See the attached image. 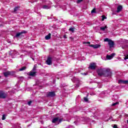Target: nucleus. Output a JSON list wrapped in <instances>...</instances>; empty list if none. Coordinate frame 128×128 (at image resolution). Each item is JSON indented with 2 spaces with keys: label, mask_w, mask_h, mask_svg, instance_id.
<instances>
[{
  "label": "nucleus",
  "mask_w": 128,
  "mask_h": 128,
  "mask_svg": "<svg viewBox=\"0 0 128 128\" xmlns=\"http://www.w3.org/2000/svg\"><path fill=\"white\" fill-rule=\"evenodd\" d=\"M88 120H90V118H88V117H78L76 118V121L74 122V124H76V126L78 125V124H76L77 122H88Z\"/></svg>",
  "instance_id": "1"
},
{
  "label": "nucleus",
  "mask_w": 128,
  "mask_h": 128,
  "mask_svg": "<svg viewBox=\"0 0 128 128\" xmlns=\"http://www.w3.org/2000/svg\"><path fill=\"white\" fill-rule=\"evenodd\" d=\"M28 32L26 31L23 30L21 32H19L16 34V36H14V38H22L23 36H24V34Z\"/></svg>",
  "instance_id": "2"
},
{
  "label": "nucleus",
  "mask_w": 128,
  "mask_h": 128,
  "mask_svg": "<svg viewBox=\"0 0 128 128\" xmlns=\"http://www.w3.org/2000/svg\"><path fill=\"white\" fill-rule=\"evenodd\" d=\"M112 76V71L109 68H105L104 70V74L103 76L105 78H108V76Z\"/></svg>",
  "instance_id": "3"
},
{
  "label": "nucleus",
  "mask_w": 128,
  "mask_h": 128,
  "mask_svg": "<svg viewBox=\"0 0 128 128\" xmlns=\"http://www.w3.org/2000/svg\"><path fill=\"white\" fill-rule=\"evenodd\" d=\"M106 68H100L96 70V72L99 76H104Z\"/></svg>",
  "instance_id": "4"
},
{
  "label": "nucleus",
  "mask_w": 128,
  "mask_h": 128,
  "mask_svg": "<svg viewBox=\"0 0 128 128\" xmlns=\"http://www.w3.org/2000/svg\"><path fill=\"white\" fill-rule=\"evenodd\" d=\"M6 98H8V94L6 93L4 91H0V98L6 100Z\"/></svg>",
  "instance_id": "5"
},
{
  "label": "nucleus",
  "mask_w": 128,
  "mask_h": 128,
  "mask_svg": "<svg viewBox=\"0 0 128 128\" xmlns=\"http://www.w3.org/2000/svg\"><path fill=\"white\" fill-rule=\"evenodd\" d=\"M46 96L47 98H54V96H56V92H48Z\"/></svg>",
  "instance_id": "6"
},
{
  "label": "nucleus",
  "mask_w": 128,
  "mask_h": 128,
  "mask_svg": "<svg viewBox=\"0 0 128 128\" xmlns=\"http://www.w3.org/2000/svg\"><path fill=\"white\" fill-rule=\"evenodd\" d=\"M52 57L48 56L47 58V60H46V62L48 66H51L52 64Z\"/></svg>",
  "instance_id": "7"
},
{
  "label": "nucleus",
  "mask_w": 128,
  "mask_h": 128,
  "mask_svg": "<svg viewBox=\"0 0 128 128\" xmlns=\"http://www.w3.org/2000/svg\"><path fill=\"white\" fill-rule=\"evenodd\" d=\"M116 56V53H112L110 55L107 54L106 56V58L107 60H112Z\"/></svg>",
  "instance_id": "8"
},
{
  "label": "nucleus",
  "mask_w": 128,
  "mask_h": 128,
  "mask_svg": "<svg viewBox=\"0 0 128 128\" xmlns=\"http://www.w3.org/2000/svg\"><path fill=\"white\" fill-rule=\"evenodd\" d=\"M108 44L110 48H114V41H112V40H110L109 42H108Z\"/></svg>",
  "instance_id": "9"
},
{
  "label": "nucleus",
  "mask_w": 128,
  "mask_h": 128,
  "mask_svg": "<svg viewBox=\"0 0 128 128\" xmlns=\"http://www.w3.org/2000/svg\"><path fill=\"white\" fill-rule=\"evenodd\" d=\"M96 64L94 62L90 63L88 68H90V70H96Z\"/></svg>",
  "instance_id": "10"
},
{
  "label": "nucleus",
  "mask_w": 128,
  "mask_h": 128,
  "mask_svg": "<svg viewBox=\"0 0 128 128\" xmlns=\"http://www.w3.org/2000/svg\"><path fill=\"white\" fill-rule=\"evenodd\" d=\"M36 72L34 71H31L28 73V75L30 76H36Z\"/></svg>",
  "instance_id": "11"
},
{
  "label": "nucleus",
  "mask_w": 128,
  "mask_h": 128,
  "mask_svg": "<svg viewBox=\"0 0 128 128\" xmlns=\"http://www.w3.org/2000/svg\"><path fill=\"white\" fill-rule=\"evenodd\" d=\"M58 122V118H54L52 120V122L53 124H57L56 122Z\"/></svg>",
  "instance_id": "12"
},
{
  "label": "nucleus",
  "mask_w": 128,
  "mask_h": 128,
  "mask_svg": "<svg viewBox=\"0 0 128 128\" xmlns=\"http://www.w3.org/2000/svg\"><path fill=\"white\" fill-rule=\"evenodd\" d=\"M11 72L10 71H7L6 72H4V76H6V78H7V76H10Z\"/></svg>",
  "instance_id": "13"
},
{
  "label": "nucleus",
  "mask_w": 128,
  "mask_h": 128,
  "mask_svg": "<svg viewBox=\"0 0 128 128\" xmlns=\"http://www.w3.org/2000/svg\"><path fill=\"white\" fill-rule=\"evenodd\" d=\"M60 88H64L65 90H68V86L66 85V84H62L60 85Z\"/></svg>",
  "instance_id": "14"
},
{
  "label": "nucleus",
  "mask_w": 128,
  "mask_h": 128,
  "mask_svg": "<svg viewBox=\"0 0 128 128\" xmlns=\"http://www.w3.org/2000/svg\"><path fill=\"white\" fill-rule=\"evenodd\" d=\"M50 36H52V34L50 33H49L48 35H46L45 36V40H50Z\"/></svg>",
  "instance_id": "15"
},
{
  "label": "nucleus",
  "mask_w": 128,
  "mask_h": 128,
  "mask_svg": "<svg viewBox=\"0 0 128 128\" xmlns=\"http://www.w3.org/2000/svg\"><path fill=\"white\" fill-rule=\"evenodd\" d=\"M122 6H118V7L117 8V12H120L122 11Z\"/></svg>",
  "instance_id": "16"
},
{
  "label": "nucleus",
  "mask_w": 128,
  "mask_h": 128,
  "mask_svg": "<svg viewBox=\"0 0 128 128\" xmlns=\"http://www.w3.org/2000/svg\"><path fill=\"white\" fill-rule=\"evenodd\" d=\"M106 28H108V26H105L104 27L101 26V27H100V30H102V32H104V30H106Z\"/></svg>",
  "instance_id": "17"
},
{
  "label": "nucleus",
  "mask_w": 128,
  "mask_h": 128,
  "mask_svg": "<svg viewBox=\"0 0 128 128\" xmlns=\"http://www.w3.org/2000/svg\"><path fill=\"white\" fill-rule=\"evenodd\" d=\"M118 84H126V80H118Z\"/></svg>",
  "instance_id": "18"
},
{
  "label": "nucleus",
  "mask_w": 128,
  "mask_h": 128,
  "mask_svg": "<svg viewBox=\"0 0 128 128\" xmlns=\"http://www.w3.org/2000/svg\"><path fill=\"white\" fill-rule=\"evenodd\" d=\"M26 70V66H24L19 69V72H24V70Z\"/></svg>",
  "instance_id": "19"
},
{
  "label": "nucleus",
  "mask_w": 128,
  "mask_h": 128,
  "mask_svg": "<svg viewBox=\"0 0 128 128\" xmlns=\"http://www.w3.org/2000/svg\"><path fill=\"white\" fill-rule=\"evenodd\" d=\"M42 8H44L45 10H48L50 8V6H47V5H44L42 6Z\"/></svg>",
  "instance_id": "20"
},
{
  "label": "nucleus",
  "mask_w": 128,
  "mask_h": 128,
  "mask_svg": "<svg viewBox=\"0 0 128 128\" xmlns=\"http://www.w3.org/2000/svg\"><path fill=\"white\" fill-rule=\"evenodd\" d=\"M20 8V6H16L14 8V12H16Z\"/></svg>",
  "instance_id": "21"
},
{
  "label": "nucleus",
  "mask_w": 128,
  "mask_h": 128,
  "mask_svg": "<svg viewBox=\"0 0 128 128\" xmlns=\"http://www.w3.org/2000/svg\"><path fill=\"white\" fill-rule=\"evenodd\" d=\"M100 45L98 44H95V45H94V48H100Z\"/></svg>",
  "instance_id": "22"
},
{
  "label": "nucleus",
  "mask_w": 128,
  "mask_h": 128,
  "mask_svg": "<svg viewBox=\"0 0 128 128\" xmlns=\"http://www.w3.org/2000/svg\"><path fill=\"white\" fill-rule=\"evenodd\" d=\"M70 32H74V28H71L69 29Z\"/></svg>",
  "instance_id": "23"
},
{
  "label": "nucleus",
  "mask_w": 128,
  "mask_h": 128,
  "mask_svg": "<svg viewBox=\"0 0 128 128\" xmlns=\"http://www.w3.org/2000/svg\"><path fill=\"white\" fill-rule=\"evenodd\" d=\"M101 18H102V21L104 20H106V16L104 15L102 16Z\"/></svg>",
  "instance_id": "24"
},
{
  "label": "nucleus",
  "mask_w": 128,
  "mask_h": 128,
  "mask_svg": "<svg viewBox=\"0 0 128 128\" xmlns=\"http://www.w3.org/2000/svg\"><path fill=\"white\" fill-rule=\"evenodd\" d=\"M84 101H85L86 102H88V98H86V97H84Z\"/></svg>",
  "instance_id": "25"
},
{
  "label": "nucleus",
  "mask_w": 128,
  "mask_h": 128,
  "mask_svg": "<svg viewBox=\"0 0 128 128\" xmlns=\"http://www.w3.org/2000/svg\"><path fill=\"white\" fill-rule=\"evenodd\" d=\"M119 102H116L115 103H114L112 104V106H116V104H118Z\"/></svg>",
  "instance_id": "26"
},
{
  "label": "nucleus",
  "mask_w": 128,
  "mask_h": 128,
  "mask_svg": "<svg viewBox=\"0 0 128 128\" xmlns=\"http://www.w3.org/2000/svg\"><path fill=\"white\" fill-rule=\"evenodd\" d=\"M36 70V65H34L32 70V72H35Z\"/></svg>",
  "instance_id": "27"
},
{
  "label": "nucleus",
  "mask_w": 128,
  "mask_h": 128,
  "mask_svg": "<svg viewBox=\"0 0 128 128\" xmlns=\"http://www.w3.org/2000/svg\"><path fill=\"white\" fill-rule=\"evenodd\" d=\"M111 40L108 38H106L104 40V42H110V40Z\"/></svg>",
  "instance_id": "28"
},
{
  "label": "nucleus",
  "mask_w": 128,
  "mask_h": 128,
  "mask_svg": "<svg viewBox=\"0 0 128 128\" xmlns=\"http://www.w3.org/2000/svg\"><path fill=\"white\" fill-rule=\"evenodd\" d=\"M6 120V114H4L2 116V120Z\"/></svg>",
  "instance_id": "29"
},
{
  "label": "nucleus",
  "mask_w": 128,
  "mask_h": 128,
  "mask_svg": "<svg viewBox=\"0 0 128 128\" xmlns=\"http://www.w3.org/2000/svg\"><path fill=\"white\" fill-rule=\"evenodd\" d=\"M96 8H94L91 12V14H94L96 13Z\"/></svg>",
  "instance_id": "30"
},
{
  "label": "nucleus",
  "mask_w": 128,
  "mask_h": 128,
  "mask_svg": "<svg viewBox=\"0 0 128 128\" xmlns=\"http://www.w3.org/2000/svg\"><path fill=\"white\" fill-rule=\"evenodd\" d=\"M20 124H17L15 125V128H22V127L20 126Z\"/></svg>",
  "instance_id": "31"
},
{
  "label": "nucleus",
  "mask_w": 128,
  "mask_h": 128,
  "mask_svg": "<svg viewBox=\"0 0 128 128\" xmlns=\"http://www.w3.org/2000/svg\"><path fill=\"white\" fill-rule=\"evenodd\" d=\"M58 124H59L60 123L62 122V119H58Z\"/></svg>",
  "instance_id": "32"
},
{
  "label": "nucleus",
  "mask_w": 128,
  "mask_h": 128,
  "mask_svg": "<svg viewBox=\"0 0 128 128\" xmlns=\"http://www.w3.org/2000/svg\"><path fill=\"white\" fill-rule=\"evenodd\" d=\"M18 79L20 80L21 82H22V80H24V77L22 76V77H19Z\"/></svg>",
  "instance_id": "33"
},
{
  "label": "nucleus",
  "mask_w": 128,
  "mask_h": 128,
  "mask_svg": "<svg viewBox=\"0 0 128 128\" xmlns=\"http://www.w3.org/2000/svg\"><path fill=\"white\" fill-rule=\"evenodd\" d=\"M32 100L28 102V106H30V104H32Z\"/></svg>",
  "instance_id": "34"
},
{
  "label": "nucleus",
  "mask_w": 128,
  "mask_h": 128,
  "mask_svg": "<svg viewBox=\"0 0 128 128\" xmlns=\"http://www.w3.org/2000/svg\"><path fill=\"white\" fill-rule=\"evenodd\" d=\"M83 44H90V42H83Z\"/></svg>",
  "instance_id": "35"
},
{
  "label": "nucleus",
  "mask_w": 128,
  "mask_h": 128,
  "mask_svg": "<svg viewBox=\"0 0 128 128\" xmlns=\"http://www.w3.org/2000/svg\"><path fill=\"white\" fill-rule=\"evenodd\" d=\"M122 48L124 49L125 48H128V45H124L122 46Z\"/></svg>",
  "instance_id": "36"
},
{
  "label": "nucleus",
  "mask_w": 128,
  "mask_h": 128,
  "mask_svg": "<svg viewBox=\"0 0 128 128\" xmlns=\"http://www.w3.org/2000/svg\"><path fill=\"white\" fill-rule=\"evenodd\" d=\"M112 126H113V128H118V126H116V124H113L112 125Z\"/></svg>",
  "instance_id": "37"
},
{
  "label": "nucleus",
  "mask_w": 128,
  "mask_h": 128,
  "mask_svg": "<svg viewBox=\"0 0 128 128\" xmlns=\"http://www.w3.org/2000/svg\"><path fill=\"white\" fill-rule=\"evenodd\" d=\"M79 87H80V84H76V86H75V88H79Z\"/></svg>",
  "instance_id": "38"
},
{
  "label": "nucleus",
  "mask_w": 128,
  "mask_h": 128,
  "mask_svg": "<svg viewBox=\"0 0 128 128\" xmlns=\"http://www.w3.org/2000/svg\"><path fill=\"white\" fill-rule=\"evenodd\" d=\"M82 0H78L77 3L80 4V2H82Z\"/></svg>",
  "instance_id": "39"
},
{
  "label": "nucleus",
  "mask_w": 128,
  "mask_h": 128,
  "mask_svg": "<svg viewBox=\"0 0 128 128\" xmlns=\"http://www.w3.org/2000/svg\"><path fill=\"white\" fill-rule=\"evenodd\" d=\"M12 52H16V50H14L13 51H11L10 53H9V54L10 56H12Z\"/></svg>",
  "instance_id": "40"
},
{
  "label": "nucleus",
  "mask_w": 128,
  "mask_h": 128,
  "mask_svg": "<svg viewBox=\"0 0 128 128\" xmlns=\"http://www.w3.org/2000/svg\"><path fill=\"white\" fill-rule=\"evenodd\" d=\"M124 60H128V55L125 56V58H124Z\"/></svg>",
  "instance_id": "41"
},
{
  "label": "nucleus",
  "mask_w": 128,
  "mask_h": 128,
  "mask_svg": "<svg viewBox=\"0 0 128 128\" xmlns=\"http://www.w3.org/2000/svg\"><path fill=\"white\" fill-rule=\"evenodd\" d=\"M89 46H90L91 48H94V44H90Z\"/></svg>",
  "instance_id": "42"
},
{
  "label": "nucleus",
  "mask_w": 128,
  "mask_h": 128,
  "mask_svg": "<svg viewBox=\"0 0 128 128\" xmlns=\"http://www.w3.org/2000/svg\"><path fill=\"white\" fill-rule=\"evenodd\" d=\"M64 38H66V34H64Z\"/></svg>",
  "instance_id": "43"
},
{
  "label": "nucleus",
  "mask_w": 128,
  "mask_h": 128,
  "mask_svg": "<svg viewBox=\"0 0 128 128\" xmlns=\"http://www.w3.org/2000/svg\"><path fill=\"white\" fill-rule=\"evenodd\" d=\"M72 128V126H68V127H66V128Z\"/></svg>",
  "instance_id": "44"
},
{
  "label": "nucleus",
  "mask_w": 128,
  "mask_h": 128,
  "mask_svg": "<svg viewBox=\"0 0 128 128\" xmlns=\"http://www.w3.org/2000/svg\"><path fill=\"white\" fill-rule=\"evenodd\" d=\"M70 38L71 40H74V38H72V37H70Z\"/></svg>",
  "instance_id": "45"
},
{
  "label": "nucleus",
  "mask_w": 128,
  "mask_h": 128,
  "mask_svg": "<svg viewBox=\"0 0 128 128\" xmlns=\"http://www.w3.org/2000/svg\"><path fill=\"white\" fill-rule=\"evenodd\" d=\"M84 74L85 76H86L88 74H87L86 73H84Z\"/></svg>",
  "instance_id": "46"
},
{
  "label": "nucleus",
  "mask_w": 128,
  "mask_h": 128,
  "mask_svg": "<svg viewBox=\"0 0 128 128\" xmlns=\"http://www.w3.org/2000/svg\"><path fill=\"white\" fill-rule=\"evenodd\" d=\"M126 116H128V114H126Z\"/></svg>",
  "instance_id": "47"
},
{
  "label": "nucleus",
  "mask_w": 128,
  "mask_h": 128,
  "mask_svg": "<svg viewBox=\"0 0 128 128\" xmlns=\"http://www.w3.org/2000/svg\"><path fill=\"white\" fill-rule=\"evenodd\" d=\"M32 60H34V58H32Z\"/></svg>",
  "instance_id": "48"
},
{
  "label": "nucleus",
  "mask_w": 128,
  "mask_h": 128,
  "mask_svg": "<svg viewBox=\"0 0 128 128\" xmlns=\"http://www.w3.org/2000/svg\"><path fill=\"white\" fill-rule=\"evenodd\" d=\"M127 124H128V120H127Z\"/></svg>",
  "instance_id": "49"
},
{
  "label": "nucleus",
  "mask_w": 128,
  "mask_h": 128,
  "mask_svg": "<svg viewBox=\"0 0 128 128\" xmlns=\"http://www.w3.org/2000/svg\"><path fill=\"white\" fill-rule=\"evenodd\" d=\"M0 78H2V76H0Z\"/></svg>",
  "instance_id": "50"
}]
</instances>
